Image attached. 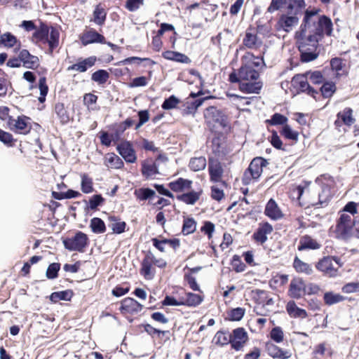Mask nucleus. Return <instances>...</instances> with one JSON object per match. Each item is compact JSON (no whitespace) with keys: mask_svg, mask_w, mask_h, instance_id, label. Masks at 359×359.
Listing matches in <instances>:
<instances>
[{"mask_svg":"<svg viewBox=\"0 0 359 359\" xmlns=\"http://www.w3.org/2000/svg\"><path fill=\"white\" fill-rule=\"evenodd\" d=\"M182 299L184 306L190 307H196L198 306L203 300L201 295L192 292H187L186 294V297Z\"/></svg>","mask_w":359,"mask_h":359,"instance_id":"473e14b6","label":"nucleus"},{"mask_svg":"<svg viewBox=\"0 0 359 359\" xmlns=\"http://www.w3.org/2000/svg\"><path fill=\"white\" fill-rule=\"evenodd\" d=\"M332 25L301 24L299 30L295 34V38L302 62H311L318 57V42L324 34L331 36Z\"/></svg>","mask_w":359,"mask_h":359,"instance_id":"f257e3e1","label":"nucleus"},{"mask_svg":"<svg viewBox=\"0 0 359 359\" xmlns=\"http://www.w3.org/2000/svg\"><path fill=\"white\" fill-rule=\"evenodd\" d=\"M142 61H146L151 65L155 64L154 61H153L152 60L147 58V57L141 58L139 57H127L123 60H121V61L116 62L115 64V65L122 66V65H126L132 64V63H137V65H140V62Z\"/></svg>","mask_w":359,"mask_h":359,"instance_id":"49530a36","label":"nucleus"},{"mask_svg":"<svg viewBox=\"0 0 359 359\" xmlns=\"http://www.w3.org/2000/svg\"><path fill=\"white\" fill-rule=\"evenodd\" d=\"M143 305L131 297H126L121 301L120 311L122 313L137 314L142 311Z\"/></svg>","mask_w":359,"mask_h":359,"instance_id":"9b49d317","label":"nucleus"},{"mask_svg":"<svg viewBox=\"0 0 359 359\" xmlns=\"http://www.w3.org/2000/svg\"><path fill=\"white\" fill-rule=\"evenodd\" d=\"M142 175L146 179L152 178L158 173V166L155 162H149L148 160H144L141 163Z\"/></svg>","mask_w":359,"mask_h":359,"instance_id":"5701e85b","label":"nucleus"},{"mask_svg":"<svg viewBox=\"0 0 359 359\" xmlns=\"http://www.w3.org/2000/svg\"><path fill=\"white\" fill-rule=\"evenodd\" d=\"M321 10L317 8H311L309 7L305 11L304 17L302 22H311L315 19H318L317 22H332L330 18L325 15H320Z\"/></svg>","mask_w":359,"mask_h":359,"instance_id":"ddd939ff","label":"nucleus"},{"mask_svg":"<svg viewBox=\"0 0 359 359\" xmlns=\"http://www.w3.org/2000/svg\"><path fill=\"white\" fill-rule=\"evenodd\" d=\"M90 227L94 233H103L106 231L104 221L99 217H93L90 220Z\"/></svg>","mask_w":359,"mask_h":359,"instance_id":"ea45409f","label":"nucleus"},{"mask_svg":"<svg viewBox=\"0 0 359 359\" xmlns=\"http://www.w3.org/2000/svg\"><path fill=\"white\" fill-rule=\"evenodd\" d=\"M180 102V100L174 95H170L165 99L161 107L164 110H170L175 109L177 105Z\"/></svg>","mask_w":359,"mask_h":359,"instance_id":"5fc2aeb1","label":"nucleus"},{"mask_svg":"<svg viewBox=\"0 0 359 359\" xmlns=\"http://www.w3.org/2000/svg\"><path fill=\"white\" fill-rule=\"evenodd\" d=\"M271 338L276 343H280L283 340V332L280 327H273L270 332Z\"/></svg>","mask_w":359,"mask_h":359,"instance_id":"338daca9","label":"nucleus"},{"mask_svg":"<svg viewBox=\"0 0 359 359\" xmlns=\"http://www.w3.org/2000/svg\"><path fill=\"white\" fill-rule=\"evenodd\" d=\"M332 260L338 263L339 259L337 257H325L317 262L316 267L318 271L330 277L335 276L337 270L332 266Z\"/></svg>","mask_w":359,"mask_h":359,"instance_id":"6e6552de","label":"nucleus"},{"mask_svg":"<svg viewBox=\"0 0 359 359\" xmlns=\"http://www.w3.org/2000/svg\"><path fill=\"white\" fill-rule=\"evenodd\" d=\"M81 189L85 194H90L94 190L93 180L86 173L81 175Z\"/></svg>","mask_w":359,"mask_h":359,"instance_id":"a18cd8bd","label":"nucleus"},{"mask_svg":"<svg viewBox=\"0 0 359 359\" xmlns=\"http://www.w3.org/2000/svg\"><path fill=\"white\" fill-rule=\"evenodd\" d=\"M320 90L324 98H330L337 90L336 85L332 81H324Z\"/></svg>","mask_w":359,"mask_h":359,"instance_id":"4c0bfd02","label":"nucleus"},{"mask_svg":"<svg viewBox=\"0 0 359 359\" xmlns=\"http://www.w3.org/2000/svg\"><path fill=\"white\" fill-rule=\"evenodd\" d=\"M106 161L107 165L111 168L119 169L123 166V162L121 158L114 153L108 154Z\"/></svg>","mask_w":359,"mask_h":359,"instance_id":"8fccbe9b","label":"nucleus"},{"mask_svg":"<svg viewBox=\"0 0 359 359\" xmlns=\"http://www.w3.org/2000/svg\"><path fill=\"white\" fill-rule=\"evenodd\" d=\"M109 78V74L104 69H99L93 73L91 79L102 85L105 83Z\"/></svg>","mask_w":359,"mask_h":359,"instance_id":"09e8293b","label":"nucleus"},{"mask_svg":"<svg viewBox=\"0 0 359 359\" xmlns=\"http://www.w3.org/2000/svg\"><path fill=\"white\" fill-rule=\"evenodd\" d=\"M345 297L340 294H336L333 292H326L323 295L325 304L327 306L341 302L345 300Z\"/></svg>","mask_w":359,"mask_h":359,"instance_id":"c9c22d12","label":"nucleus"},{"mask_svg":"<svg viewBox=\"0 0 359 359\" xmlns=\"http://www.w3.org/2000/svg\"><path fill=\"white\" fill-rule=\"evenodd\" d=\"M104 201L101 194L93 195L88 201V208L90 210H96L98 206L101 205Z\"/></svg>","mask_w":359,"mask_h":359,"instance_id":"0e129e2a","label":"nucleus"},{"mask_svg":"<svg viewBox=\"0 0 359 359\" xmlns=\"http://www.w3.org/2000/svg\"><path fill=\"white\" fill-rule=\"evenodd\" d=\"M306 75L309 76V79L313 84H320L325 81L324 76L320 71L307 72Z\"/></svg>","mask_w":359,"mask_h":359,"instance_id":"13d9d810","label":"nucleus"},{"mask_svg":"<svg viewBox=\"0 0 359 359\" xmlns=\"http://www.w3.org/2000/svg\"><path fill=\"white\" fill-rule=\"evenodd\" d=\"M262 88V83L261 81H245L240 82L239 84V89L245 93L259 94Z\"/></svg>","mask_w":359,"mask_h":359,"instance_id":"412c9836","label":"nucleus"},{"mask_svg":"<svg viewBox=\"0 0 359 359\" xmlns=\"http://www.w3.org/2000/svg\"><path fill=\"white\" fill-rule=\"evenodd\" d=\"M80 40L83 46L90 43H100L104 44L105 38L93 29L85 31L80 36Z\"/></svg>","mask_w":359,"mask_h":359,"instance_id":"f8f14e48","label":"nucleus"},{"mask_svg":"<svg viewBox=\"0 0 359 359\" xmlns=\"http://www.w3.org/2000/svg\"><path fill=\"white\" fill-rule=\"evenodd\" d=\"M306 293V285L302 278H294L290 281L288 294L293 299H300Z\"/></svg>","mask_w":359,"mask_h":359,"instance_id":"423d86ee","label":"nucleus"},{"mask_svg":"<svg viewBox=\"0 0 359 359\" xmlns=\"http://www.w3.org/2000/svg\"><path fill=\"white\" fill-rule=\"evenodd\" d=\"M107 13L104 6L99 4L93 11V17L95 22H103L105 20Z\"/></svg>","mask_w":359,"mask_h":359,"instance_id":"864d4df0","label":"nucleus"},{"mask_svg":"<svg viewBox=\"0 0 359 359\" xmlns=\"http://www.w3.org/2000/svg\"><path fill=\"white\" fill-rule=\"evenodd\" d=\"M268 163L267 160L262 157L254 158L244 172L243 183L249 184L252 179L258 180L263 172V168L266 166Z\"/></svg>","mask_w":359,"mask_h":359,"instance_id":"7ed1b4c3","label":"nucleus"},{"mask_svg":"<svg viewBox=\"0 0 359 359\" xmlns=\"http://www.w3.org/2000/svg\"><path fill=\"white\" fill-rule=\"evenodd\" d=\"M116 150L127 163H133L136 161L135 151L130 142L125 141L118 144Z\"/></svg>","mask_w":359,"mask_h":359,"instance_id":"1a4fd4ad","label":"nucleus"},{"mask_svg":"<svg viewBox=\"0 0 359 359\" xmlns=\"http://www.w3.org/2000/svg\"><path fill=\"white\" fill-rule=\"evenodd\" d=\"M259 76V73L250 64L243 65L240 68V77L243 81H256Z\"/></svg>","mask_w":359,"mask_h":359,"instance_id":"6ab92c4d","label":"nucleus"},{"mask_svg":"<svg viewBox=\"0 0 359 359\" xmlns=\"http://www.w3.org/2000/svg\"><path fill=\"white\" fill-rule=\"evenodd\" d=\"M245 310L243 308L237 307L231 309L228 313V318L231 321H239L241 320L244 315Z\"/></svg>","mask_w":359,"mask_h":359,"instance_id":"6e6d98bb","label":"nucleus"},{"mask_svg":"<svg viewBox=\"0 0 359 359\" xmlns=\"http://www.w3.org/2000/svg\"><path fill=\"white\" fill-rule=\"evenodd\" d=\"M60 33L57 29L51 27L50 36H48V40L46 43H48L50 51L52 53L59 45Z\"/></svg>","mask_w":359,"mask_h":359,"instance_id":"58836bf2","label":"nucleus"},{"mask_svg":"<svg viewBox=\"0 0 359 359\" xmlns=\"http://www.w3.org/2000/svg\"><path fill=\"white\" fill-rule=\"evenodd\" d=\"M280 134L287 140L294 141L298 140L299 133L297 131L293 130L292 128L287 124L283 126L282 130H280Z\"/></svg>","mask_w":359,"mask_h":359,"instance_id":"603ef678","label":"nucleus"},{"mask_svg":"<svg viewBox=\"0 0 359 359\" xmlns=\"http://www.w3.org/2000/svg\"><path fill=\"white\" fill-rule=\"evenodd\" d=\"M337 119L334 121L336 126H340L341 122L348 126H351L355 121L353 117V109L350 107H346L342 111H340L337 115Z\"/></svg>","mask_w":359,"mask_h":359,"instance_id":"2eb2a0df","label":"nucleus"},{"mask_svg":"<svg viewBox=\"0 0 359 359\" xmlns=\"http://www.w3.org/2000/svg\"><path fill=\"white\" fill-rule=\"evenodd\" d=\"M248 340V335L243 327L234 329L231 334V346L236 351H240Z\"/></svg>","mask_w":359,"mask_h":359,"instance_id":"0eeeda50","label":"nucleus"},{"mask_svg":"<svg viewBox=\"0 0 359 359\" xmlns=\"http://www.w3.org/2000/svg\"><path fill=\"white\" fill-rule=\"evenodd\" d=\"M184 280L188 283L189 287L194 291H201L200 287L198 285L196 278L191 273H185Z\"/></svg>","mask_w":359,"mask_h":359,"instance_id":"774afa93","label":"nucleus"},{"mask_svg":"<svg viewBox=\"0 0 359 359\" xmlns=\"http://www.w3.org/2000/svg\"><path fill=\"white\" fill-rule=\"evenodd\" d=\"M20 58L25 68L34 69L39 66V57L30 54L26 49L20 50Z\"/></svg>","mask_w":359,"mask_h":359,"instance_id":"4468645a","label":"nucleus"},{"mask_svg":"<svg viewBox=\"0 0 359 359\" xmlns=\"http://www.w3.org/2000/svg\"><path fill=\"white\" fill-rule=\"evenodd\" d=\"M231 265L233 270L237 273L244 271L246 268L245 264L242 262L241 257L237 255L233 256L231 260Z\"/></svg>","mask_w":359,"mask_h":359,"instance_id":"e2e57ef3","label":"nucleus"},{"mask_svg":"<svg viewBox=\"0 0 359 359\" xmlns=\"http://www.w3.org/2000/svg\"><path fill=\"white\" fill-rule=\"evenodd\" d=\"M62 243L69 251L83 252L89 243V239L86 233L79 231L74 236L64 238Z\"/></svg>","mask_w":359,"mask_h":359,"instance_id":"20e7f679","label":"nucleus"},{"mask_svg":"<svg viewBox=\"0 0 359 359\" xmlns=\"http://www.w3.org/2000/svg\"><path fill=\"white\" fill-rule=\"evenodd\" d=\"M17 41L14 35L10 32H6L1 36L0 42L7 47H13Z\"/></svg>","mask_w":359,"mask_h":359,"instance_id":"680f3d73","label":"nucleus"},{"mask_svg":"<svg viewBox=\"0 0 359 359\" xmlns=\"http://www.w3.org/2000/svg\"><path fill=\"white\" fill-rule=\"evenodd\" d=\"M74 295L72 290H66L63 291L54 292L49 296V299L53 303H57L60 300L70 301Z\"/></svg>","mask_w":359,"mask_h":359,"instance_id":"cd10ccee","label":"nucleus"},{"mask_svg":"<svg viewBox=\"0 0 359 359\" xmlns=\"http://www.w3.org/2000/svg\"><path fill=\"white\" fill-rule=\"evenodd\" d=\"M320 244L316 240L312 238L309 235H304L299 239L297 250L304 251L306 250H318L320 248Z\"/></svg>","mask_w":359,"mask_h":359,"instance_id":"aec40b11","label":"nucleus"},{"mask_svg":"<svg viewBox=\"0 0 359 359\" xmlns=\"http://www.w3.org/2000/svg\"><path fill=\"white\" fill-rule=\"evenodd\" d=\"M48 34L49 27L47 24H40V27L33 33L32 37L39 41L46 43V40H48Z\"/></svg>","mask_w":359,"mask_h":359,"instance_id":"e433bc0d","label":"nucleus"},{"mask_svg":"<svg viewBox=\"0 0 359 359\" xmlns=\"http://www.w3.org/2000/svg\"><path fill=\"white\" fill-rule=\"evenodd\" d=\"M154 254L151 251H149L147 252L144 258L142 259L141 262L140 273L146 278H151V269L154 263Z\"/></svg>","mask_w":359,"mask_h":359,"instance_id":"4be33fe9","label":"nucleus"},{"mask_svg":"<svg viewBox=\"0 0 359 359\" xmlns=\"http://www.w3.org/2000/svg\"><path fill=\"white\" fill-rule=\"evenodd\" d=\"M55 111L62 124H65L69 122V116L65 108L64 104L58 102L55 106Z\"/></svg>","mask_w":359,"mask_h":359,"instance_id":"79ce46f5","label":"nucleus"},{"mask_svg":"<svg viewBox=\"0 0 359 359\" xmlns=\"http://www.w3.org/2000/svg\"><path fill=\"white\" fill-rule=\"evenodd\" d=\"M255 293V299L257 303L263 304L265 306L273 305V299L269 297V292L263 290L257 289L253 291Z\"/></svg>","mask_w":359,"mask_h":359,"instance_id":"bb28decb","label":"nucleus"},{"mask_svg":"<svg viewBox=\"0 0 359 359\" xmlns=\"http://www.w3.org/2000/svg\"><path fill=\"white\" fill-rule=\"evenodd\" d=\"M288 314L293 318H306L308 316L305 309L298 307L294 301H290L286 305Z\"/></svg>","mask_w":359,"mask_h":359,"instance_id":"a878e982","label":"nucleus"},{"mask_svg":"<svg viewBox=\"0 0 359 359\" xmlns=\"http://www.w3.org/2000/svg\"><path fill=\"white\" fill-rule=\"evenodd\" d=\"M206 99V97H200L194 101H187L186 102V107L183 110V114L186 115L194 114Z\"/></svg>","mask_w":359,"mask_h":359,"instance_id":"f704fd0d","label":"nucleus"},{"mask_svg":"<svg viewBox=\"0 0 359 359\" xmlns=\"http://www.w3.org/2000/svg\"><path fill=\"white\" fill-rule=\"evenodd\" d=\"M134 195L137 198V199L140 201H147L152 198L156 196V192L154 190L150 188L142 187L137 189H135L134 191Z\"/></svg>","mask_w":359,"mask_h":359,"instance_id":"7c9ffc66","label":"nucleus"},{"mask_svg":"<svg viewBox=\"0 0 359 359\" xmlns=\"http://www.w3.org/2000/svg\"><path fill=\"white\" fill-rule=\"evenodd\" d=\"M292 81L300 92L304 93L310 84L304 75L297 74L293 77Z\"/></svg>","mask_w":359,"mask_h":359,"instance_id":"c03bdc74","label":"nucleus"},{"mask_svg":"<svg viewBox=\"0 0 359 359\" xmlns=\"http://www.w3.org/2000/svg\"><path fill=\"white\" fill-rule=\"evenodd\" d=\"M30 118L26 116H18L14 125L15 128L24 134L28 133L29 132L30 128L28 127L27 121Z\"/></svg>","mask_w":359,"mask_h":359,"instance_id":"de8ad7c7","label":"nucleus"},{"mask_svg":"<svg viewBox=\"0 0 359 359\" xmlns=\"http://www.w3.org/2000/svg\"><path fill=\"white\" fill-rule=\"evenodd\" d=\"M196 229V222L193 217H187L183 220L182 232L184 235L194 233Z\"/></svg>","mask_w":359,"mask_h":359,"instance_id":"a19ab883","label":"nucleus"},{"mask_svg":"<svg viewBox=\"0 0 359 359\" xmlns=\"http://www.w3.org/2000/svg\"><path fill=\"white\" fill-rule=\"evenodd\" d=\"M266 349L268 354L273 358L287 359L292 355L290 351L283 350L278 346L271 343L266 344Z\"/></svg>","mask_w":359,"mask_h":359,"instance_id":"f3484780","label":"nucleus"},{"mask_svg":"<svg viewBox=\"0 0 359 359\" xmlns=\"http://www.w3.org/2000/svg\"><path fill=\"white\" fill-rule=\"evenodd\" d=\"M213 341L216 345L223 346L231 344V334L228 331L219 330L216 332Z\"/></svg>","mask_w":359,"mask_h":359,"instance_id":"2f4dec72","label":"nucleus"},{"mask_svg":"<svg viewBox=\"0 0 359 359\" xmlns=\"http://www.w3.org/2000/svg\"><path fill=\"white\" fill-rule=\"evenodd\" d=\"M207 165L206 158L203 156L191 158L189 161V167L194 172L203 170Z\"/></svg>","mask_w":359,"mask_h":359,"instance_id":"72a5a7b5","label":"nucleus"},{"mask_svg":"<svg viewBox=\"0 0 359 359\" xmlns=\"http://www.w3.org/2000/svg\"><path fill=\"white\" fill-rule=\"evenodd\" d=\"M60 269V263L50 264L46 270V276L48 279H55L58 276V272Z\"/></svg>","mask_w":359,"mask_h":359,"instance_id":"bf43d9fd","label":"nucleus"},{"mask_svg":"<svg viewBox=\"0 0 359 359\" xmlns=\"http://www.w3.org/2000/svg\"><path fill=\"white\" fill-rule=\"evenodd\" d=\"M264 214L273 220H277L283 217V214L277 203L272 198H271L266 203Z\"/></svg>","mask_w":359,"mask_h":359,"instance_id":"b1692460","label":"nucleus"},{"mask_svg":"<svg viewBox=\"0 0 359 359\" xmlns=\"http://www.w3.org/2000/svg\"><path fill=\"white\" fill-rule=\"evenodd\" d=\"M293 267L297 272L306 275H311L313 272L311 265L302 261L298 257H295L294 259Z\"/></svg>","mask_w":359,"mask_h":359,"instance_id":"c85d7f7f","label":"nucleus"},{"mask_svg":"<svg viewBox=\"0 0 359 359\" xmlns=\"http://www.w3.org/2000/svg\"><path fill=\"white\" fill-rule=\"evenodd\" d=\"M287 118L279 113H275L273 114L269 120H267V122L271 126H277V125H287Z\"/></svg>","mask_w":359,"mask_h":359,"instance_id":"4d7b16f0","label":"nucleus"},{"mask_svg":"<svg viewBox=\"0 0 359 359\" xmlns=\"http://www.w3.org/2000/svg\"><path fill=\"white\" fill-rule=\"evenodd\" d=\"M305 6L304 0H290L286 13L281 15L278 22H298Z\"/></svg>","mask_w":359,"mask_h":359,"instance_id":"f03ea898","label":"nucleus"},{"mask_svg":"<svg viewBox=\"0 0 359 359\" xmlns=\"http://www.w3.org/2000/svg\"><path fill=\"white\" fill-rule=\"evenodd\" d=\"M96 60L97 58L95 56H90L72 65L69 66L67 67V71H77L79 72H85L88 70V69L92 67L95 65Z\"/></svg>","mask_w":359,"mask_h":359,"instance_id":"dca6fc26","label":"nucleus"},{"mask_svg":"<svg viewBox=\"0 0 359 359\" xmlns=\"http://www.w3.org/2000/svg\"><path fill=\"white\" fill-rule=\"evenodd\" d=\"M109 219L115 222L110 226L114 233L120 234L125 231L126 227V223L125 222H116L117 219L115 217H110Z\"/></svg>","mask_w":359,"mask_h":359,"instance_id":"052dcab7","label":"nucleus"},{"mask_svg":"<svg viewBox=\"0 0 359 359\" xmlns=\"http://www.w3.org/2000/svg\"><path fill=\"white\" fill-rule=\"evenodd\" d=\"M39 88L40 90V96L38 100L41 103H43L46 100V97L48 92V87L46 84V78L42 76L39 80Z\"/></svg>","mask_w":359,"mask_h":359,"instance_id":"3c124183","label":"nucleus"},{"mask_svg":"<svg viewBox=\"0 0 359 359\" xmlns=\"http://www.w3.org/2000/svg\"><path fill=\"white\" fill-rule=\"evenodd\" d=\"M208 171L210 180L213 182L221 181L224 170L221 163L214 158H209Z\"/></svg>","mask_w":359,"mask_h":359,"instance_id":"9d476101","label":"nucleus"},{"mask_svg":"<svg viewBox=\"0 0 359 359\" xmlns=\"http://www.w3.org/2000/svg\"><path fill=\"white\" fill-rule=\"evenodd\" d=\"M201 192L194 191L176 196V198L187 205H194L200 198Z\"/></svg>","mask_w":359,"mask_h":359,"instance_id":"c756f323","label":"nucleus"},{"mask_svg":"<svg viewBox=\"0 0 359 359\" xmlns=\"http://www.w3.org/2000/svg\"><path fill=\"white\" fill-rule=\"evenodd\" d=\"M192 181L182 177L169 183L170 189L174 192H180L191 188Z\"/></svg>","mask_w":359,"mask_h":359,"instance_id":"393cba45","label":"nucleus"},{"mask_svg":"<svg viewBox=\"0 0 359 359\" xmlns=\"http://www.w3.org/2000/svg\"><path fill=\"white\" fill-rule=\"evenodd\" d=\"M204 116L208 121L217 123L222 128H225L228 125L226 114L223 110L216 107L210 106L208 107L204 112Z\"/></svg>","mask_w":359,"mask_h":359,"instance_id":"39448f33","label":"nucleus"},{"mask_svg":"<svg viewBox=\"0 0 359 359\" xmlns=\"http://www.w3.org/2000/svg\"><path fill=\"white\" fill-rule=\"evenodd\" d=\"M353 226L346 224H340L337 222L336 226L337 237L341 239H346L351 233Z\"/></svg>","mask_w":359,"mask_h":359,"instance_id":"37998d69","label":"nucleus"},{"mask_svg":"<svg viewBox=\"0 0 359 359\" xmlns=\"http://www.w3.org/2000/svg\"><path fill=\"white\" fill-rule=\"evenodd\" d=\"M273 227L269 222H264L259 225L257 231L253 233L254 239L260 243H264L267 240V234L272 232Z\"/></svg>","mask_w":359,"mask_h":359,"instance_id":"a211bd4d","label":"nucleus"},{"mask_svg":"<svg viewBox=\"0 0 359 359\" xmlns=\"http://www.w3.org/2000/svg\"><path fill=\"white\" fill-rule=\"evenodd\" d=\"M0 142L4 143L7 147H12L15 140L12 134L0 129Z\"/></svg>","mask_w":359,"mask_h":359,"instance_id":"69168bd1","label":"nucleus"}]
</instances>
